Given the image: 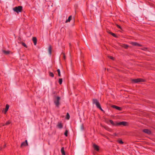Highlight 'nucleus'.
Instances as JSON below:
<instances>
[{
    "label": "nucleus",
    "instance_id": "nucleus-1",
    "mask_svg": "<svg viewBox=\"0 0 155 155\" xmlns=\"http://www.w3.org/2000/svg\"><path fill=\"white\" fill-rule=\"evenodd\" d=\"M93 103L94 104H95L97 108L100 109L101 111H103V110L101 108L100 104L98 101L96 99H93Z\"/></svg>",
    "mask_w": 155,
    "mask_h": 155
},
{
    "label": "nucleus",
    "instance_id": "nucleus-2",
    "mask_svg": "<svg viewBox=\"0 0 155 155\" xmlns=\"http://www.w3.org/2000/svg\"><path fill=\"white\" fill-rule=\"evenodd\" d=\"M22 8V7L21 6H19L17 7H15L13 8V10L14 12L18 13L21 12Z\"/></svg>",
    "mask_w": 155,
    "mask_h": 155
},
{
    "label": "nucleus",
    "instance_id": "nucleus-3",
    "mask_svg": "<svg viewBox=\"0 0 155 155\" xmlns=\"http://www.w3.org/2000/svg\"><path fill=\"white\" fill-rule=\"evenodd\" d=\"M60 97H57L54 99V102L55 104L57 107H58L60 105L59 101Z\"/></svg>",
    "mask_w": 155,
    "mask_h": 155
},
{
    "label": "nucleus",
    "instance_id": "nucleus-4",
    "mask_svg": "<svg viewBox=\"0 0 155 155\" xmlns=\"http://www.w3.org/2000/svg\"><path fill=\"white\" fill-rule=\"evenodd\" d=\"M132 82L135 83H138L140 82H143L144 80L141 78H137V79H134L132 80Z\"/></svg>",
    "mask_w": 155,
    "mask_h": 155
},
{
    "label": "nucleus",
    "instance_id": "nucleus-5",
    "mask_svg": "<svg viewBox=\"0 0 155 155\" xmlns=\"http://www.w3.org/2000/svg\"><path fill=\"white\" fill-rule=\"evenodd\" d=\"M117 126L123 125L124 126H126L127 125V122L125 121H122L120 122H117Z\"/></svg>",
    "mask_w": 155,
    "mask_h": 155
},
{
    "label": "nucleus",
    "instance_id": "nucleus-6",
    "mask_svg": "<svg viewBox=\"0 0 155 155\" xmlns=\"http://www.w3.org/2000/svg\"><path fill=\"white\" fill-rule=\"evenodd\" d=\"M28 145V143L27 142V140H26L24 142H22L21 144V147H23L26 146Z\"/></svg>",
    "mask_w": 155,
    "mask_h": 155
},
{
    "label": "nucleus",
    "instance_id": "nucleus-7",
    "mask_svg": "<svg viewBox=\"0 0 155 155\" xmlns=\"http://www.w3.org/2000/svg\"><path fill=\"white\" fill-rule=\"evenodd\" d=\"M130 43L133 45L134 46H141V45L140 44L137 42H132Z\"/></svg>",
    "mask_w": 155,
    "mask_h": 155
},
{
    "label": "nucleus",
    "instance_id": "nucleus-8",
    "mask_svg": "<svg viewBox=\"0 0 155 155\" xmlns=\"http://www.w3.org/2000/svg\"><path fill=\"white\" fill-rule=\"evenodd\" d=\"M109 122L111 123V124L114 126H117V122H114L113 120H109Z\"/></svg>",
    "mask_w": 155,
    "mask_h": 155
},
{
    "label": "nucleus",
    "instance_id": "nucleus-9",
    "mask_svg": "<svg viewBox=\"0 0 155 155\" xmlns=\"http://www.w3.org/2000/svg\"><path fill=\"white\" fill-rule=\"evenodd\" d=\"M143 131L148 134H151L150 131L147 129H145L143 130Z\"/></svg>",
    "mask_w": 155,
    "mask_h": 155
},
{
    "label": "nucleus",
    "instance_id": "nucleus-10",
    "mask_svg": "<svg viewBox=\"0 0 155 155\" xmlns=\"http://www.w3.org/2000/svg\"><path fill=\"white\" fill-rule=\"evenodd\" d=\"M93 147L95 150L97 151H98L99 150V147L98 146L95 144L93 145Z\"/></svg>",
    "mask_w": 155,
    "mask_h": 155
},
{
    "label": "nucleus",
    "instance_id": "nucleus-11",
    "mask_svg": "<svg viewBox=\"0 0 155 155\" xmlns=\"http://www.w3.org/2000/svg\"><path fill=\"white\" fill-rule=\"evenodd\" d=\"M32 40L34 42L35 45H36L37 44V38L35 37H33L32 38Z\"/></svg>",
    "mask_w": 155,
    "mask_h": 155
},
{
    "label": "nucleus",
    "instance_id": "nucleus-12",
    "mask_svg": "<svg viewBox=\"0 0 155 155\" xmlns=\"http://www.w3.org/2000/svg\"><path fill=\"white\" fill-rule=\"evenodd\" d=\"M112 107L119 110H120L121 109L120 107H118L115 105H113Z\"/></svg>",
    "mask_w": 155,
    "mask_h": 155
},
{
    "label": "nucleus",
    "instance_id": "nucleus-13",
    "mask_svg": "<svg viewBox=\"0 0 155 155\" xmlns=\"http://www.w3.org/2000/svg\"><path fill=\"white\" fill-rule=\"evenodd\" d=\"M57 126L58 128L60 129H61L63 127L61 123H58L57 125Z\"/></svg>",
    "mask_w": 155,
    "mask_h": 155
},
{
    "label": "nucleus",
    "instance_id": "nucleus-14",
    "mask_svg": "<svg viewBox=\"0 0 155 155\" xmlns=\"http://www.w3.org/2000/svg\"><path fill=\"white\" fill-rule=\"evenodd\" d=\"M71 18L72 16L71 15L69 16V17L68 18V19L66 20V23L69 22L71 20Z\"/></svg>",
    "mask_w": 155,
    "mask_h": 155
},
{
    "label": "nucleus",
    "instance_id": "nucleus-15",
    "mask_svg": "<svg viewBox=\"0 0 155 155\" xmlns=\"http://www.w3.org/2000/svg\"><path fill=\"white\" fill-rule=\"evenodd\" d=\"M3 52L5 54H8L10 53V51H8L3 50Z\"/></svg>",
    "mask_w": 155,
    "mask_h": 155
},
{
    "label": "nucleus",
    "instance_id": "nucleus-16",
    "mask_svg": "<svg viewBox=\"0 0 155 155\" xmlns=\"http://www.w3.org/2000/svg\"><path fill=\"white\" fill-rule=\"evenodd\" d=\"M48 52L50 55L51 54V46H50L48 48Z\"/></svg>",
    "mask_w": 155,
    "mask_h": 155
},
{
    "label": "nucleus",
    "instance_id": "nucleus-17",
    "mask_svg": "<svg viewBox=\"0 0 155 155\" xmlns=\"http://www.w3.org/2000/svg\"><path fill=\"white\" fill-rule=\"evenodd\" d=\"M61 153H62V154L63 155H65V153L64 151V147H62L61 148Z\"/></svg>",
    "mask_w": 155,
    "mask_h": 155
},
{
    "label": "nucleus",
    "instance_id": "nucleus-18",
    "mask_svg": "<svg viewBox=\"0 0 155 155\" xmlns=\"http://www.w3.org/2000/svg\"><path fill=\"white\" fill-rule=\"evenodd\" d=\"M9 106L8 104H7L6 106L5 109V113H6L8 109Z\"/></svg>",
    "mask_w": 155,
    "mask_h": 155
},
{
    "label": "nucleus",
    "instance_id": "nucleus-19",
    "mask_svg": "<svg viewBox=\"0 0 155 155\" xmlns=\"http://www.w3.org/2000/svg\"><path fill=\"white\" fill-rule=\"evenodd\" d=\"M49 75L52 77H54V74L53 73L51 72H49Z\"/></svg>",
    "mask_w": 155,
    "mask_h": 155
},
{
    "label": "nucleus",
    "instance_id": "nucleus-20",
    "mask_svg": "<svg viewBox=\"0 0 155 155\" xmlns=\"http://www.w3.org/2000/svg\"><path fill=\"white\" fill-rule=\"evenodd\" d=\"M58 82L60 84H61L62 82V78H60Z\"/></svg>",
    "mask_w": 155,
    "mask_h": 155
},
{
    "label": "nucleus",
    "instance_id": "nucleus-21",
    "mask_svg": "<svg viewBox=\"0 0 155 155\" xmlns=\"http://www.w3.org/2000/svg\"><path fill=\"white\" fill-rule=\"evenodd\" d=\"M57 71L58 73V76L60 77L61 76V73L60 69H58Z\"/></svg>",
    "mask_w": 155,
    "mask_h": 155
},
{
    "label": "nucleus",
    "instance_id": "nucleus-22",
    "mask_svg": "<svg viewBox=\"0 0 155 155\" xmlns=\"http://www.w3.org/2000/svg\"><path fill=\"white\" fill-rule=\"evenodd\" d=\"M118 142L121 144H122L124 143L121 140H118Z\"/></svg>",
    "mask_w": 155,
    "mask_h": 155
},
{
    "label": "nucleus",
    "instance_id": "nucleus-23",
    "mask_svg": "<svg viewBox=\"0 0 155 155\" xmlns=\"http://www.w3.org/2000/svg\"><path fill=\"white\" fill-rule=\"evenodd\" d=\"M21 44L24 47H25L26 48H27V45H26V44L25 43H24V42H22L21 43Z\"/></svg>",
    "mask_w": 155,
    "mask_h": 155
},
{
    "label": "nucleus",
    "instance_id": "nucleus-24",
    "mask_svg": "<svg viewBox=\"0 0 155 155\" xmlns=\"http://www.w3.org/2000/svg\"><path fill=\"white\" fill-rule=\"evenodd\" d=\"M110 34L111 35L113 36H114V37H117L116 35L115 34L113 33L112 32H110Z\"/></svg>",
    "mask_w": 155,
    "mask_h": 155
},
{
    "label": "nucleus",
    "instance_id": "nucleus-25",
    "mask_svg": "<svg viewBox=\"0 0 155 155\" xmlns=\"http://www.w3.org/2000/svg\"><path fill=\"white\" fill-rule=\"evenodd\" d=\"M68 131L67 130H66L64 133V135L66 136L67 137L68 136Z\"/></svg>",
    "mask_w": 155,
    "mask_h": 155
},
{
    "label": "nucleus",
    "instance_id": "nucleus-26",
    "mask_svg": "<svg viewBox=\"0 0 155 155\" xmlns=\"http://www.w3.org/2000/svg\"><path fill=\"white\" fill-rule=\"evenodd\" d=\"M11 123V122L9 121H8L5 124V125H8Z\"/></svg>",
    "mask_w": 155,
    "mask_h": 155
},
{
    "label": "nucleus",
    "instance_id": "nucleus-27",
    "mask_svg": "<svg viewBox=\"0 0 155 155\" xmlns=\"http://www.w3.org/2000/svg\"><path fill=\"white\" fill-rule=\"evenodd\" d=\"M70 117V116L68 113H67L66 118L67 119H69Z\"/></svg>",
    "mask_w": 155,
    "mask_h": 155
},
{
    "label": "nucleus",
    "instance_id": "nucleus-28",
    "mask_svg": "<svg viewBox=\"0 0 155 155\" xmlns=\"http://www.w3.org/2000/svg\"><path fill=\"white\" fill-rule=\"evenodd\" d=\"M122 46L125 48H127L128 47V45H123Z\"/></svg>",
    "mask_w": 155,
    "mask_h": 155
},
{
    "label": "nucleus",
    "instance_id": "nucleus-29",
    "mask_svg": "<svg viewBox=\"0 0 155 155\" xmlns=\"http://www.w3.org/2000/svg\"><path fill=\"white\" fill-rule=\"evenodd\" d=\"M117 26L118 28H119L121 29V27L120 25H117Z\"/></svg>",
    "mask_w": 155,
    "mask_h": 155
},
{
    "label": "nucleus",
    "instance_id": "nucleus-30",
    "mask_svg": "<svg viewBox=\"0 0 155 155\" xmlns=\"http://www.w3.org/2000/svg\"><path fill=\"white\" fill-rule=\"evenodd\" d=\"M109 58L112 60L114 59V58L112 56H109Z\"/></svg>",
    "mask_w": 155,
    "mask_h": 155
},
{
    "label": "nucleus",
    "instance_id": "nucleus-31",
    "mask_svg": "<svg viewBox=\"0 0 155 155\" xmlns=\"http://www.w3.org/2000/svg\"><path fill=\"white\" fill-rule=\"evenodd\" d=\"M64 59L65 58V57L64 54Z\"/></svg>",
    "mask_w": 155,
    "mask_h": 155
},
{
    "label": "nucleus",
    "instance_id": "nucleus-32",
    "mask_svg": "<svg viewBox=\"0 0 155 155\" xmlns=\"http://www.w3.org/2000/svg\"><path fill=\"white\" fill-rule=\"evenodd\" d=\"M107 32L108 33L110 34V32H111L110 31H107Z\"/></svg>",
    "mask_w": 155,
    "mask_h": 155
},
{
    "label": "nucleus",
    "instance_id": "nucleus-33",
    "mask_svg": "<svg viewBox=\"0 0 155 155\" xmlns=\"http://www.w3.org/2000/svg\"><path fill=\"white\" fill-rule=\"evenodd\" d=\"M5 146H6V144H5V145H4V147H5Z\"/></svg>",
    "mask_w": 155,
    "mask_h": 155
},
{
    "label": "nucleus",
    "instance_id": "nucleus-34",
    "mask_svg": "<svg viewBox=\"0 0 155 155\" xmlns=\"http://www.w3.org/2000/svg\"><path fill=\"white\" fill-rule=\"evenodd\" d=\"M1 150H2V148H1V149H0Z\"/></svg>",
    "mask_w": 155,
    "mask_h": 155
}]
</instances>
